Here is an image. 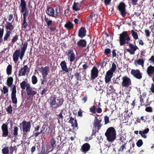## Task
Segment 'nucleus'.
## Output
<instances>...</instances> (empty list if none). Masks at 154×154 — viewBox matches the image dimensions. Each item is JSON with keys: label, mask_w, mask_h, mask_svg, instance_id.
<instances>
[{"label": "nucleus", "mask_w": 154, "mask_h": 154, "mask_svg": "<svg viewBox=\"0 0 154 154\" xmlns=\"http://www.w3.org/2000/svg\"><path fill=\"white\" fill-rule=\"evenodd\" d=\"M105 135L108 142H112L115 140L116 138V130L113 127H109L106 130Z\"/></svg>", "instance_id": "obj_1"}, {"label": "nucleus", "mask_w": 154, "mask_h": 154, "mask_svg": "<svg viewBox=\"0 0 154 154\" xmlns=\"http://www.w3.org/2000/svg\"><path fill=\"white\" fill-rule=\"evenodd\" d=\"M119 43L121 46L128 44L130 40L129 35L126 31H124L119 34Z\"/></svg>", "instance_id": "obj_2"}, {"label": "nucleus", "mask_w": 154, "mask_h": 154, "mask_svg": "<svg viewBox=\"0 0 154 154\" xmlns=\"http://www.w3.org/2000/svg\"><path fill=\"white\" fill-rule=\"evenodd\" d=\"M20 129L21 128H22L23 137H26L27 136L26 133L30 131L31 127L30 122L24 120L20 124Z\"/></svg>", "instance_id": "obj_3"}, {"label": "nucleus", "mask_w": 154, "mask_h": 154, "mask_svg": "<svg viewBox=\"0 0 154 154\" xmlns=\"http://www.w3.org/2000/svg\"><path fill=\"white\" fill-rule=\"evenodd\" d=\"M44 20L47 26L49 27L51 31L53 32L57 31V26L55 23H54L53 21L51 19L45 16Z\"/></svg>", "instance_id": "obj_4"}, {"label": "nucleus", "mask_w": 154, "mask_h": 154, "mask_svg": "<svg viewBox=\"0 0 154 154\" xmlns=\"http://www.w3.org/2000/svg\"><path fill=\"white\" fill-rule=\"evenodd\" d=\"M26 91L27 95V99L29 100H32L33 96L37 93L36 89L31 87L30 86L26 89Z\"/></svg>", "instance_id": "obj_5"}, {"label": "nucleus", "mask_w": 154, "mask_h": 154, "mask_svg": "<svg viewBox=\"0 0 154 154\" xmlns=\"http://www.w3.org/2000/svg\"><path fill=\"white\" fill-rule=\"evenodd\" d=\"M126 5L123 2L119 3L117 6L118 10L120 12V14L123 17H125L127 14L126 9Z\"/></svg>", "instance_id": "obj_6"}, {"label": "nucleus", "mask_w": 154, "mask_h": 154, "mask_svg": "<svg viewBox=\"0 0 154 154\" xmlns=\"http://www.w3.org/2000/svg\"><path fill=\"white\" fill-rule=\"evenodd\" d=\"M54 149L49 144H46L45 146L43 145L42 146L40 152L42 154H48Z\"/></svg>", "instance_id": "obj_7"}, {"label": "nucleus", "mask_w": 154, "mask_h": 154, "mask_svg": "<svg viewBox=\"0 0 154 154\" xmlns=\"http://www.w3.org/2000/svg\"><path fill=\"white\" fill-rule=\"evenodd\" d=\"M67 58L68 60L70 62H74L75 63L77 61L75 55L72 49L69 50L66 52Z\"/></svg>", "instance_id": "obj_8"}, {"label": "nucleus", "mask_w": 154, "mask_h": 154, "mask_svg": "<svg viewBox=\"0 0 154 154\" xmlns=\"http://www.w3.org/2000/svg\"><path fill=\"white\" fill-rule=\"evenodd\" d=\"M122 80V87L128 88L132 84L130 79L127 76H123Z\"/></svg>", "instance_id": "obj_9"}, {"label": "nucleus", "mask_w": 154, "mask_h": 154, "mask_svg": "<svg viewBox=\"0 0 154 154\" xmlns=\"http://www.w3.org/2000/svg\"><path fill=\"white\" fill-rule=\"evenodd\" d=\"M45 12L46 14L49 16L54 18H56L58 16L57 14H54V10L52 7L47 6Z\"/></svg>", "instance_id": "obj_10"}, {"label": "nucleus", "mask_w": 154, "mask_h": 154, "mask_svg": "<svg viewBox=\"0 0 154 154\" xmlns=\"http://www.w3.org/2000/svg\"><path fill=\"white\" fill-rule=\"evenodd\" d=\"M131 73L134 77L137 79H140L142 78V73H141L139 69L134 70L133 69L131 70Z\"/></svg>", "instance_id": "obj_11"}, {"label": "nucleus", "mask_w": 154, "mask_h": 154, "mask_svg": "<svg viewBox=\"0 0 154 154\" xmlns=\"http://www.w3.org/2000/svg\"><path fill=\"white\" fill-rule=\"evenodd\" d=\"M129 47L130 49H127V51L128 52L131 54L134 55L135 54V52L137 50L138 48L137 47L136 45L131 43H130L129 44Z\"/></svg>", "instance_id": "obj_12"}, {"label": "nucleus", "mask_w": 154, "mask_h": 154, "mask_svg": "<svg viewBox=\"0 0 154 154\" xmlns=\"http://www.w3.org/2000/svg\"><path fill=\"white\" fill-rule=\"evenodd\" d=\"M16 90L15 86L14 85L12 88L11 94V98L12 103L14 104L17 103V99L16 96Z\"/></svg>", "instance_id": "obj_13"}, {"label": "nucleus", "mask_w": 154, "mask_h": 154, "mask_svg": "<svg viewBox=\"0 0 154 154\" xmlns=\"http://www.w3.org/2000/svg\"><path fill=\"white\" fill-rule=\"evenodd\" d=\"M146 73L149 77H152L153 74H154L152 80L154 83V66L151 65L148 66L146 69Z\"/></svg>", "instance_id": "obj_14"}, {"label": "nucleus", "mask_w": 154, "mask_h": 154, "mask_svg": "<svg viewBox=\"0 0 154 154\" xmlns=\"http://www.w3.org/2000/svg\"><path fill=\"white\" fill-rule=\"evenodd\" d=\"M1 128L2 132V136L3 137H6L8 136L9 134L8 124L6 123L3 124Z\"/></svg>", "instance_id": "obj_15"}, {"label": "nucleus", "mask_w": 154, "mask_h": 154, "mask_svg": "<svg viewBox=\"0 0 154 154\" xmlns=\"http://www.w3.org/2000/svg\"><path fill=\"white\" fill-rule=\"evenodd\" d=\"M98 71L97 69L95 66L91 70V80L95 79L98 76Z\"/></svg>", "instance_id": "obj_16"}, {"label": "nucleus", "mask_w": 154, "mask_h": 154, "mask_svg": "<svg viewBox=\"0 0 154 154\" xmlns=\"http://www.w3.org/2000/svg\"><path fill=\"white\" fill-rule=\"evenodd\" d=\"M90 146L88 143H85L81 147L80 151L84 153L85 154L90 150Z\"/></svg>", "instance_id": "obj_17"}, {"label": "nucleus", "mask_w": 154, "mask_h": 154, "mask_svg": "<svg viewBox=\"0 0 154 154\" xmlns=\"http://www.w3.org/2000/svg\"><path fill=\"white\" fill-rule=\"evenodd\" d=\"M39 70L42 73L43 76L47 77L48 73L50 72V68L48 66H45L44 67H42Z\"/></svg>", "instance_id": "obj_18"}, {"label": "nucleus", "mask_w": 154, "mask_h": 154, "mask_svg": "<svg viewBox=\"0 0 154 154\" xmlns=\"http://www.w3.org/2000/svg\"><path fill=\"white\" fill-rule=\"evenodd\" d=\"M48 101L51 107L53 109V107H54V106L56 104V97L54 96H51L49 97Z\"/></svg>", "instance_id": "obj_19"}, {"label": "nucleus", "mask_w": 154, "mask_h": 154, "mask_svg": "<svg viewBox=\"0 0 154 154\" xmlns=\"http://www.w3.org/2000/svg\"><path fill=\"white\" fill-rule=\"evenodd\" d=\"M27 45V43L25 42L23 44V47L21 48L20 54L19 56L21 60L23 58L24 55V54L26 50Z\"/></svg>", "instance_id": "obj_20"}, {"label": "nucleus", "mask_w": 154, "mask_h": 154, "mask_svg": "<svg viewBox=\"0 0 154 154\" xmlns=\"http://www.w3.org/2000/svg\"><path fill=\"white\" fill-rule=\"evenodd\" d=\"M83 8L84 7L82 6L81 4L74 2L72 8V9L75 11H79L80 9H83Z\"/></svg>", "instance_id": "obj_21"}, {"label": "nucleus", "mask_w": 154, "mask_h": 154, "mask_svg": "<svg viewBox=\"0 0 154 154\" xmlns=\"http://www.w3.org/2000/svg\"><path fill=\"white\" fill-rule=\"evenodd\" d=\"M96 119V120H94V126L95 128H97V130H99L101 127L102 126L101 122V119H98L97 117H95Z\"/></svg>", "instance_id": "obj_22"}, {"label": "nucleus", "mask_w": 154, "mask_h": 154, "mask_svg": "<svg viewBox=\"0 0 154 154\" xmlns=\"http://www.w3.org/2000/svg\"><path fill=\"white\" fill-rule=\"evenodd\" d=\"M78 47L80 48H84L87 45V42L84 39H81L78 41L77 43Z\"/></svg>", "instance_id": "obj_23"}, {"label": "nucleus", "mask_w": 154, "mask_h": 154, "mask_svg": "<svg viewBox=\"0 0 154 154\" xmlns=\"http://www.w3.org/2000/svg\"><path fill=\"white\" fill-rule=\"evenodd\" d=\"M57 101L56 102V104L54 106V107H53V109H55L60 107L63 104L64 100L63 98H61L57 99Z\"/></svg>", "instance_id": "obj_24"}, {"label": "nucleus", "mask_w": 154, "mask_h": 154, "mask_svg": "<svg viewBox=\"0 0 154 154\" xmlns=\"http://www.w3.org/2000/svg\"><path fill=\"white\" fill-rule=\"evenodd\" d=\"M86 30L84 27H81L79 30L78 36L82 38L85 37L86 35Z\"/></svg>", "instance_id": "obj_25"}, {"label": "nucleus", "mask_w": 154, "mask_h": 154, "mask_svg": "<svg viewBox=\"0 0 154 154\" xmlns=\"http://www.w3.org/2000/svg\"><path fill=\"white\" fill-rule=\"evenodd\" d=\"M20 54V50H16L14 53L13 55V60L15 62H17L18 61L19 57Z\"/></svg>", "instance_id": "obj_26"}, {"label": "nucleus", "mask_w": 154, "mask_h": 154, "mask_svg": "<svg viewBox=\"0 0 154 154\" xmlns=\"http://www.w3.org/2000/svg\"><path fill=\"white\" fill-rule=\"evenodd\" d=\"M149 129L147 128L142 131H139V133L142 137L144 139H146L147 137V136L146 134L149 132Z\"/></svg>", "instance_id": "obj_27"}, {"label": "nucleus", "mask_w": 154, "mask_h": 154, "mask_svg": "<svg viewBox=\"0 0 154 154\" xmlns=\"http://www.w3.org/2000/svg\"><path fill=\"white\" fill-rule=\"evenodd\" d=\"M113 74L107 71L105 76V80L106 83H108L111 81Z\"/></svg>", "instance_id": "obj_28"}, {"label": "nucleus", "mask_w": 154, "mask_h": 154, "mask_svg": "<svg viewBox=\"0 0 154 154\" xmlns=\"http://www.w3.org/2000/svg\"><path fill=\"white\" fill-rule=\"evenodd\" d=\"M28 68L27 65H25L23 68H20L19 70V72L18 74L19 76H24L25 75L26 70Z\"/></svg>", "instance_id": "obj_29"}, {"label": "nucleus", "mask_w": 154, "mask_h": 154, "mask_svg": "<svg viewBox=\"0 0 154 154\" xmlns=\"http://www.w3.org/2000/svg\"><path fill=\"white\" fill-rule=\"evenodd\" d=\"M60 65L63 71L68 73V69L67 67L66 63L65 60L62 61L60 63Z\"/></svg>", "instance_id": "obj_30"}, {"label": "nucleus", "mask_w": 154, "mask_h": 154, "mask_svg": "<svg viewBox=\"0 0 154 154\" xmlns=\"http://www.w3.org/2000/svg\"><path fill=\"white\" fill-rule=\"evenodd\" d=\"M64 26L67 29L69 30L73 29L74 24L71 21H68L66 22Z\"/></svg>", "instance_id": "obj_31"}, {"label": "nucleus", "mask_w": 154, "mask_h": 154, "mask_svg": "<svg viewBox=\"0 0 154 154\" xmlns=\"http://www.w3.org/2000/svg\"><path fill=\"white\" fill-rule=\"evenodd\" d=\"M20 7L22 12H23L27 9L26 2L25 0H20Z\"/></svg>", "instance_id": "obj_32"}, {"label": "nucleus", "mask_w": 154, "mask_h": 154, "mask_svg": "<svg viewBox=\"0 0 154 154\" xmlns=\"http://www.w3.org/2000/svg\"><path fill=\"white\" fill-rule=\"evenodd\" d=\"M21 88L23 90L27 89L30 86V85L29 83H26L25 81H23L20 84Z\"/></svg>", "instance_id": "obj_33"}, {"label": "nucleus", "mask_w": 154, "mask_h": 154, "mask_svg": "<svg viewBox=\"0 0 154 154\" xmlns=\"http://www.w3.org/2000/svg\"><path fill=\"white\" fill-rule=\"evenodd\" d=\"M56 143L55 139L52 137L50 141V145L54 149L56 146Z\"/></svg>", "instance_id": "obj_34"}, {"label": "nucleus", "mask_w": 154, "mask_h": 154, "mask_svg": "<svg viewBox=\"0 0 154 154\" xmlns=\"http://www.w3.org/2000/svg\"><path fill=\"white\" fill-rule=\"evenodd\" d=\"M14 26L12 25L11 23L7 22L5 28L7 30L11 31L14 29Z\"/></svg>", "instance_id": "obj_35"}, {"label": "nucleus", "mask_w": 154, "mask_h": 154, "mask_svg": "<svg viewBox=\"0 0 154 154\" xmlns=\"http://www.w3.org/2000/svg\"><path fill=\"white\" fill-rule=\"evenodd\" d=\"M11 32L10 31H6V33L3 38L4 42L8 41V39L9 38Z\"/></svg>", "instance_id": "obj_36"}, {"label": "nucleus", "mask_w": 154, "mask_h": 154, "mask_svg": "<svg viewBox=\"0 0 154 154\" xmlns=\"http://www.w3.org/2000/svg\"><path fill=\"white\" fill-rule=\"evenodd\" d=\"M13 82V79L12 77H8L7 80V85L9 87H11L12 85Z\"/></svg>", "instance_id": "obj_37"}, {"label": "nucleus", "mask_w": 154, "mask_h": 154, "mask_svg": "<svg viewBox=\"0 0 154 154\" xmlns=\"http://www.w3.org/2000/svg\"><path fill=\"white\" fill-rule=\"evenodd\" d=\"M146 96V94L145 92L142 93V95L140 96V102L141 103L140 106H142V104L144 102L143 99H144Z\"/></svg>", "instance_id": "obj_38"}, {"label": "nucleus", "mask_w": 154, "mask_h": 154, "mask_svg": "<svg viewBox=\"0 0 154 154\" xmlns=\"http://www.w3.org/2000/svg\"><path fill=\"white\" fill-rule=\"evenodd\" d=\"M80 73V72H76L75 73L74 76L77 80L81 81L82 80L81 75Z\"/></svg>", "instance_id": "obj_39"}, {"label": "nucleus", "mask_w": 154, "mask_h": 154, "mask_svg": "<svg viewBox=\"0 0 154 154\" xmlns=\"http://www.w3.org/2000/svg\"><path fill=\"white\" fill-rule=\"evenodd\" d=\"M116 65L114 63H113L112 64V67L108 71L113 74L116 69Z\"/></svg>", "instance_id": "obj_40"}, {"label": "nucleus", "mask_w": 154, "mask_h": 154, "mask_svg": "<svg viewBox=\"0 0 154 154\" xmlns=\"http://www.w3.org/2000/svg\"><path fill=\"white\" fill-rule=\"evenodd\" d=\"M12 66L11 65H9L6 69L7 74L9 75L11 74Z\"/></svg>", "instance_id": "obj_41"}, {"label": "nucleus", "mask_w": 154, "mask_h": 154, "mask_svg": "<svg viewBox=\"0 0 154 154\" xmlns=\"http://www.w3.org/2000/svg\"><path fill=\"white\" fill-rule=\"evenodd\" d=\"M131 32L132 36L134 39H137L138 38V36L137 32L132 30L131 31Z\"/></svg>", "instance_id": "obj_42"}, {"label": "nucleus", "mask_w": 154, "mask_h": 154, "mask_svg": "<svg viewBox=\"0 0 154 154\" xmlns=\"http://www.w3.org/2000/svg\"><path fill=\"white\" fill-rule=\"evenodd\" d=\"M63 110L62 109L61 110L59 114L57 115V119L58 120V122H60V119L63 120Z\"/></svg>", "instance_id": "obj_43"}, {"label": "nucleus", "mask_w": 154, "mask_h": 154, "mask_svg": "<svg viewBox=\"0 0 154 154\" xmlns=\"http://www.w3.org/2000/svg\"><path fill=\"white\" fill-rule=\"evenodd\" d=\"M38 82L37 77L35 75H33L32 77V82L33 84H36Z\"/></svg>", "instance_id": "obj_44"}, {"label": "nucleus", "mask_w": 154, "mask_h": 154, "mask_svg": "<svg viewBox=\"0 0 154 154\" xmlns=\"http://www.w3.org/2000/svg\"><path fill=\"white\" fill-rule=\"evenodd\" d=\"M9 152L8 147H5L2 149V152L3 154H8Z\"/></svg>", "instance_id": "obj_45"}, {"label": "nucleus", "mask_w": 154, "mask_h": 154, "mask_svg": "<svg viewBox=\"0 0 154 154\" xmlns=\"http://www.w3.org/2000/svg\"><path fill=\"white\" fill-rule=\"evenodd\" d=\"M18 35H15L14 36L12 39L11 41V44L9 45H13L14 43L18 39Z\"/></svg>", "instance_id": "obj_46"}, {"label": "nucleus", "mask_w": 154, "mask_h": 154, "mask_svg": "<svg viewBox=\"0 0 154 154\" xmlns=\"http://www.w3.org/2000/svg\"><path fill=\"white\" fill-rule=\"evenodd\" d=\"M96 109L97 108L96 106H93L89 108V111L91 112L93 114H95L96 113Z\"/></svg>", "instance_id": "obj_47"}, {"label": "nucleus", "mask_w": 154, "mask_h": 154, "mask_svg": "<svg viewBox=\"0 0 154 154\" xmlns=\"http://www.w3.org/2000/svg\"><path fill=\"white\" fill-rule=\"evenodd\" d=\"M127 142H124V144L123 143L122 145L120 146L119 149V151L123 152L124 149H126L125 146Z\"/></svg>", "instance_id": "obj_48"}, {"label": "nucleus", "mask_w": 154, "mask_h": 154, "mask_svg": "<svg viewBox=\"0 0 154 154\" xmlns=\"http://www.w3.org/2000/svg\"><path fill=\"white\" fill-rule=\"evenodd\" d=\"M143 140L141 139H139L136 142V145L138 147H141L143 144Z\"/></svg>", "instance_id": "obj_49"}, {"label": "nucleus", "mask_w": 154, "mask_h": 154, "mask_svg": "<svg viewBox=\"0 0 154 154\" xmlns=\"http://www.w3.org/2000/svg\"><path fill=\"white\" fill-rule=\"evenodd\" d=\"M6 111L8 114H11L13 111V108L11 105H10L8 107L6 108Z\"/></svg>", "instance_id": "obj_50"}, {"label": "nucleus", "mask_w": 154, "mask_h": 154, "mask_svg": "<svg viewBox=\"0 0 154 154\" xmlns=\"http://www.w3.org/2000/svg\"><path fill=\"white\" fill-rule=\"evenodd\" d=\"M2 91V94H5L8 93V90L7 88L5 86H4L3 87L2 90H1Z\"/></svg>", "instance_id": "obj_51"}, {"label": "nucleus", "mask_w": 154, "mask_h": 154, "mask_svg": "<svg viewBox=\"0 0 154 154\" xmlns=\"http://www.w3.org/2000/svg\"><path fill=\"white\" fill-rule=\"evenodd\" d=\"M73 125L72 124H71V126L74 128H77V129H78L79 128L78 127V125L77 123V121L76 119H75L74 120V123H73Z\"/></svg>", "instance_id": "obj_52"}, {"label": "nucleus", "mask_w": 154, "mask_h": 154, "mask_svg": "<svg viewBox=\"0 0 154 154\" xmlns=\"http://www.w3.org/2000/svg\"><path fill=\"white\" fill-rule=\"evenodd\" d=\"M137 63L139 65H143L144 63V61L143 59H138L137 60Z\"/></svg>", "instance_id": "obj_53"}, {"label": "nucleus", "mask_w": 154, "mask_h": 154, "mask_svg": "<svg viewBox=\"0 0 154 154\" xmlns=\"http://www.w3.org/2000/svg\"><path fill=\"white\" fill-rule=\"evenodd\" d=\"M18 128L17 126H15L14 127L13 130V134L14 136H17L18 135Z\"/></svg>", "instance_id": "obj_54"}, {"label": "nucleus", "mask_w": 154, "mask_h": 154, "mask_svg": "<svg viewBox=\"0 0 154 154\" xmlns=\"http://www.w3.org/2000/svg\"><path fill=\"white\" fill-rule=\"evenodd\" d=\"M28 23L26 21H23L22 23V27L25 29L28 26Z\"/></svg>", "instance_id": "obj_55"}, {"label": "nucleus", "mask_w": 154, "mask_h": 154, "mask_svg": "<svg viewBox=\"0 0 154 154\" xmlns=\"http://www.w3.org/2000/svg\"><path fill=\"white\" fill-rule=\"evenodd\" d=\"M111 53V50L109 48H107L105 49L104 53L105 55H108Z\"/></svg>", "instance_id": "obj_56"}, {"label": "nucleus", "mask_w": 154, "mask_h": 154, "mask_svg": "<svg viewBox=\"0 0 154 154\" xmlns=\"http://www.w3.org/2000/svg\"><path fill=\"white\" fill-rule=\"evenodd\" d=\"M29 11L27 9H26L23 12H22L21 11V12L22 13H23V16H26L28 14H29Z\"/></svg>", "instance_id": "obj_57"}, {"label": "nucleus", "mask_w": 154, "mask_h": 154, "mask_svg": "<svg viewBox=\"0 0 154 154\" xmlns=\"http://www.w3.org/2000/svg\"><path fill=\"white\" fill-rule=\"evenodd\" d=\"M111 0H104V2L106 6L109 5L111 4Z\"/></svg>", "instance_id": "obj_58"}, {"label": "nucleus", "mask_w": 154, "mask_h": 154, "mask_svg": "<svg viewBox=\"0 0 154 154\" xmlns=\"http://www.w3.org/2000/svg\"><path fill=\"white\" fill-rule=\"evenodd\" d=\"M145 111L148 112H151L153 111L152 108L151 107H148L146 108Z\"/></svg>", "instance_id": "obj_59"}, {"label": "nucleus", "mask_w": 154, "mask_h": 154, "mask_svg": "<svg viewBox=\"0 0 154 154\" xmlns=\"http://www.w3.org/2000/svg\"><path fill=\"white\" fill-rule=\"evenodd\" d=\"M104 121L105 124L106 125L109 122V117L107 116H106L104 117Z\"/></svg>", "instance_id": "obj_60"}, {"label": "nucleus", "mask_w": 154, "mask_h": 154, "mask_svg": "<svg viewBox=\"0 0 154 154\" xmlns=\"http://www.w3.org/2000/svg\"><path fill=\"white\" fill-rule=\"evenodd\" d=\"M82 100L83 101V103H85L88 100V97L87 95H86L84 97L82 98Z\"/></svg>", "instance_id": "obj_61"}, {"label": "nucleus", "mask_w": 154, "mask_h": 154, "mask_svg": "<svg viewBox=\"0 0 154 154\" xmlns=\"http://www.w3.org/2000/svg\"><path fill=\"white\" fill-rule=\"evenodd\" d=\"M83 111L81 109H80L78 112V116L82 117L83 116L82 115Z\"/></svg>", "instance_id": "obj_62"}, {"label": "nucleus", "mask_w": 154, "mask_h": 154, "mask_svg": "<svg viewBox=\"0 0 154 154\" xmlns=\"http://www.w3.org/2000/svg\"><path fill=\"white\" fill-rule=\"evenodd\" d=\"M70 120L68 121V123H71V124H72V125H73V121L74 120V118L72 117H69Z\"/></svg>", "instance_id": "obj_63"}, {"label": "nucleus", "mask_w": 154, "mask_h": 154, "mask_svg": "<svg viewBox=\"0 0 154 154\" xmlns=\"http://www.w3.org/2000/svg\"><path fill=\"white\" fill-rule=\"evenodd\" d=\"M149 61H150V63H152L154 64V56H152L151 58L149 59Z\"/></svg>", "instance_id": "obj_64"}]
</instances>
